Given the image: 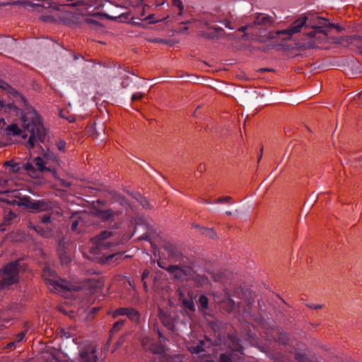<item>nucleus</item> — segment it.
I'll list each match as a JSON object with an SVG mask.
<instances>
[{
	"mask_svg": "<svg viewBox=\"0 0 362 362\" xmlns=\"http://www.w3.org/2000/svg\"><path fill=\"white\" fill-rule=\"evenodd\" d=\"M21 100L23 103L25 111L21 117L22 127L30 134L28 146L33 148L38 141H43L45 130L36 111L29 105L25 98H21Z\"/></svg>",
	"mask_w": 362,
	"mask_h": 362,
	"instance_id": "1",
	"label": "nucleus"
},
{
	"mask_svg": "<svg viewBox=\"0 0 362 362\" xmlns=\"http://www.w3.org/2000/svg\"><path fill=\"white\" fill-rule=\"evenodd\" d=\"M42 276L47 282V287L53 292L79 291L86 287V284L84 283L75 284L67 283L62 279L60 281L57 280L54 272L47 267L43 269Z\"/></svg>",
	"mask_w": 362,
	"mask_h": 362,
	"instance_id": "2",
	"label": "nucleus"
},
{
	"mask_svg": "<svg viewBox=\"0 0 362 362\" xmlns=\"http://www.w3.org/2000/svg\"><path fill=\"white\" fill-rule=\"evenodd\" d=\"M19 261H15L6 264L2 274V279L0 281V288L15 284L18 281V274L19 272Z\"/></svg>",
	"mask_w": 362,
	"mask_h": 362,
	"instance_id": "3",
	"label": "nucleus"
},
{
	"mask_svg": "<svg viewBox=\"0 0 362 362\" xmlns=\"http://www.w3.org/2000/svg\"><path fill=\"white\" fill-rule=\"evenodd\" d=\"M104 201L98 199L96 203L92 201V216H95L103 221H109L115 216V212L112 209H100V206L103 205Z\"/></svg>",
	"mask_w": 362,
	"mask_h": 362,
	"instance_id": "4",
	"label": "nucleus"
},
{
	"mask_svg": "<svg viewBox=\"0 0 362 362\" xmlns=\"http://www.w3.org/2000/svg\"><path fill=\"white\" fill-rule=\"evenodd\" d=\"M22 205L25 206L32 212L47 211L52 209L51 204L45 200L35 201L30 198H23Z\"/></svg>",
	"mask_w": 362,
	"mask_h": 362,
	"instance_id": "5",
	"label": "nucleus"
},
{
	"mask_svg": "<svg viewBox=\"0 0 362 362\" xmlns=\"http://www.w3.org/2000/svg\"><path fill=\"white\" fill-rule=\"evenodd\" d=\"M158 265L165 269L170 274H173L175 277L177 279L188 280L189 277L192 276V270L188 267H180L178 265H170L165 268L160 262H158Z\"/></svg>",
	"mask_w": 362,
	"mask_h": 362,
	"instance_id": "6",
	"label": "nucleus"
},
{
	"mask_svg": "<svg viewBox=\"0 0 362 362\" xmlns=\"http://www.w3.org/2000/svg\"><path fill=\"white\" fill-rule=\"evenodd\" d=\"M79 18L78 13H74L72 11L63 8L62 10L56 11L57 23L64 24L66 25H72L76 24Z\"/></svg>",
	"mask_w": 362,
	"mask_h": 362,
	"instance_id": "7",
	"label": "nucleus"
},
{
	"mask_svg": "<svg viewBox=\"0 0 362 362\" xmlns=\"http://www.w3.org/2000/svg\"><path fill=\"white\" fill-rule=\"evenodd\" d=\"M307 17L303 16L296 20L286 30H279L276 35H286L285 38L289 39L293 34L299 33L301 28L305 25Z\"/></svg>",
	"mask_w": 362,
	"mask_h": 362,
	"instance_id": "8",
	"label": "nucleus"
},
{
	"mask_svg": "<svg viewBox=\"0 0 362 362\" xmlns=\"http://www.w3.org/2000/svg\"><path fill=\"white\" fill-rule=\"evenodd\" d=\"M267 336L274 339L276 342L279 344L286 345L289 341V337L282 328L278 326H274L272 328L271 333L267 334Z\"/></svg>",
	"mask_w": 362,
	"mask_h": 362,
	"instance_id": "9",
	"label": "nucleus"
},
{
	"mask_svg": "<svg viewBox=\"0 0 362 362\" xmlns=\"http://www.w3.org/2000/svg\"><path fill=\"white\" fill-rule=\"evenodd\" d=\"M218 344L213 343L212 341L208 337H205L204 339L199 340L196 346H192L189 348V351L192 354H199L201 352L205 351L206 347H209L211 346H217Z\"/></svg>",
	"mask_w": 362,
	"mask_h": 362,
	"instance_id": "10",
	"label": "nucleus"
},
{
	"mask_svg": "<svg viewBox=\"0 0 362 362\" xmlns=\"http://www.w3.org/2000/svg\"><path fill=\"white\" fill-rule=\"evenodd\" d=\"M168 253L169 257L174 262H182L184 256L181 251L173 244L168 243L164 247Z\"/></svg>",
	"mask_w": 362,
	"mask_h": 362,
	"instance_id": "11",
	"label": "nucleus"
},
{
	"mask_svg": "<svg viewBox=\"0 0 362 362\" xmlns=\"http://www.w3.org/2000/svg\"><path fill=\"white\" fill-rule=\"evenodd\" d=\"M112 235V233L109 230H103L95 238H92V245H95L97 249H100L102 247H106L107 243L105 240L109 237Z\"/></svg>",
	"mask_w": 362,
	"mask_h": 362,
	"instance_id": "12",
	"label": "nucleus"
},
{
	"mask_svg": "<svg viewBox=\"0 0 362 362\" xmlns=\"http://www.w3.org/2000/svg\"><path fill=\"white\" fill-rule=\"evenodd\" d=\"M142 343L144 348L153 354L160 355L165 352V346L161 343H151L148 346L144 340H143Z\"/></svg>",
	"mask_w": 362,
	"mask_h": 362,
	"instance_id": "13",
	"label": "nucleus"
},
{
	"mask_svg": "<svg viewBox=\"0 0 362 362\" xmlns=\"http://www.w3.org/2000/svg\"><path fill=\"white\" fill-rule=\"evenodd\" d=\"M273 23V19L269 15L264 13H258L254 19V24L263 26H269Z\"/></svg>",
	"mask_w": 362,
	"mask_h": 362,
	"instance_id": "14",
	"label": "nucleus"
},
{
	"mask_svg": "<svg viewBox=\"0 0 362 362\" xmlns=\"http://www.w3.org/2000/svg\"><path fill=\"white\" fill-rule=\"evenodd\" d=\"M104 284L105 281L103 276H99L98 275L92 276V298H93V293L103 289Z\"/></svg>",
	"mask_w": 362,
	"mask_h": 362,
	"instance_id": "15",
	"label": "nucleus"
},
{
	"mask_svg": "<svg viewBox=\"0 0 362 362\" xmlns=\"http://www.w3.org/2000/svg\"><path fill=\"white\" fill-rule=\"evenodd\" d=\"M241 293L243 298L245 300L247 303V306L249 308L252 304V293L247 288H241L240 290H237L234 292L233 296H239Z\"/></svg>",
	"mask_w": 362,
	"mask_h": 362,
	"instance_id": "16",
	"label": "nucleus"
},
{
	"mask_svg": "<svg viewBox=\"0 0 362 362\" xmlns=\"http://www.w3.org/2000/svg\"><path fill=\"white\" fill-rule=\"evenodd\" d=\"M13 180H1L0 179V192L1 193H8L10 192L16 191V189L13 188L12 185L13 184Z\"/></svg>",
	"mask_w": 362,
	"mask_h": 362,
	"instance_id": "17",
	"label": "nucleus"
},
{
	"mask_svg": "<svg viewBox=\"0 0 362 362\" xmlns=\"http://www.w3.org/2000/svg\"><path fill=\"white\" fill-rule=\"evenodd\" d=\"M182 305L185 309H187L192 312L195 311V305L193 300V295L192 293L188 292L187 298L182 299Z\"/></svg>",
	"mask_w": 362,
	"mask_h": 362,
	"instance_id": "18",
	"label": "nucleus"
},
{
	"mask_svg": "<svg viewBox=\"0 0 362 362\" xmlns=\"http://www.w3.org/2000/svg\"><path fill=\"white\" fill-rule=\"evenodd\" d=\"M192 278L197 286H202L209 283V278L204 274H195Z\"/></svg>",
	"mask_w": 362,
	"mask_h": 362,
	"instance_id": "19",
	"label": "nucleus"
},
{
	"mask_svg": "<svg viewBox=\"0 0 362 362\" xmlns=\"http://www.w3.org/2000/svg\"><path fill=\"white\" fill-rule=\"evenodd\" d=\"M126 315L133 322H137L140 319L139 312L133 308H127Z\"/></svg>",
	"mask_w": 362,
	"mask_h": 362,
	"instance_id": "20",
	"label": "nucleus"
},
{
	"mask_svg": "<svg viewBox=\"0 0 362 362\" xmlns=\"http://www.w3.org/2000/svg\"><path fill=\"white\" fill-rule=\"evenodd\" d=\"M33 163L35 166L37 171L42 172L47 169L45 165L44 160L40 157L35 158L33 160Z\"/></svg>",
	"mask_w": 362,
	"mask_h": 362,
	"instance_id": "21",
	"label": "nucleus"
},
{
	"mask_svg": "<svg viewBox=\"0 0 362 362\" xmlns=\"http://www.w3.org/2000/svg\"><path fill=\"white\" fill-rule=\"evenodd\" d=\"M23 169L32 177L36 176L37 170L33 163H27L23 165Z\"/></svg>",
	"mask_w": 362,
	"mask_h": 362,
	"instance_id": "22",
	"label": "nucleus"
},
{
	"mask_svg": "<svg viewBox=\"0 0 362 362\" xmlns=\"http://www.w3.org/2000/svg\"><path fill=\"white\" fill-rule=\"evenodd\" d=\"M16 218V214L10 209H6L4 214V221L6 225L10 224L11 221Z\"/></svg>",
	"mask_w": 362,
	"mask_h": 362,
	"instance_id": "23",
	"label": "nucleus"
},
{
	"mask_svg": "<svg viewBox=\"0 0 362 362\" xmlns=\"http://www.w3.org/2000/svg\"><path fill=\"white\" fill-rule=\"evenodd\" d=\"M231 343V348L234 351L243 354L244 348L236 339H232Z\"/></svg>",
	"mask_w": 362,
	"mask_h": 362,
	"instance_id": "24",
	"label": "nucleus"
},
{
	"mask_svg": "<svg viewBox=\"0 0 362 362\" xmlns=\"http://www.w3.org/2000/svg\"><path fill=\"white\" fill-rule=\"evenodd\" d=\"M321 21H325V19L320 18L319 22V24H320V25L313 27V30L309 33L310 37H315L317 33H322L323 30V23L321 22Z\"/></svg>",
	"mask_w": 362,
	"mask_h": 362,
	"instance_id": "25",
	"label": "nucleus"
},
{
	"mask_svg": "<svg viewBox=\"0 0 362 362\" xmlns=\"http://www.w3.org/2000/svg\"><path fill=\"white\" fill-rule=\"evenodd\" d=\"M234 354L231 352L223 353L220 355L219 362H232Z\"/></svg>",
	"mask_w": 362,
	"mask_h": 362,
	"instance_id": "26",
	"label": "nucleus"
},
{
	"mask_svg": "<svg viewBox=\"0 0 362 362\" xmlns=\"http://www.w3.org/2000/svg\"><path fill=\"white\" fill-rule=\"evenodd\" d=\"M6 130L13 136L20 135L21 133V129L16 124L8 125Z\"/></svg>",
	"mask_w": 362,
	"mask_h": 362,
	"instance_id": "27",
	"label": "nucleus"
},
{
	"mask_svg": "<svg viewBox=\"0 0 362 362\" xmlns=\"http://www.w3.org/2000/svg\"><path fill=\"white\" fill-rule=\"evenodd\" d=\"M55 17H56V11H54L52 14H46V15L41 16L40 19L45 22L57 23V20L55 19Z\"/></svg>",
	"mask_w": 362,
	"mask_h": 362,
	"instance_id": "28",
	"label": "nucleus"
},
{
	"mask_svg": "<svg viewBox=\"0 0 362 362\" xmlns=\"http://www.w3.org/2000/svg\"><path fill=\"white\" fill-rule=\"evenodd\" d=\"M125 322H126L125 320H119L117 321L113 325V326L111 329V331H110L111 334L118 332L119 329L123 326V325L124 324Z\"/></svg>",
	"mask_w": 362,
	"mask_h": 362,
	"instance_id": "29",
	"label": "nucleus"
},
{
	"mask_svg": "<svg viewBox=\"0 0 362 362\" xmlns=\"http://www.w3.org/2000/svg\"><path fill=\"white\" fill-rule=\"evenodd\" d=\"M31 228H33L34 230H35L37 233L41 235L43 237H49L50 235V232L45 230L42 229L40 226H30Z\"/></svg>",
	"mask_w": 362,
	"mask_h": 362,
	"instance_id": "30",
	"label": "nucleus"
},
{
	"mask_svg": "<svg viewBox=\"0 0 362 362\" xmlns=\"http://www.w3.org/2000/svg\"><path fill=\"white\" fill-rule=\"evenodd\" d=\"M202 233L211 239H214L216 235L213 228H202Z\"/></svg>",
	"mask_w": 362,
	"mask_h": 362,
	"instance_id": "31",
	"label": "nucleus"
},
{
	"mask_svg": "<svg viewBox=\"0 0 362 362\" xmlns=\"http://www.w3.org/2000/svg\"><path fill=\"white\" fill-rule=\"evenodd\" d=\"M4 165L6 166H9L11 168L13 172H18V170H20L21 169V167H20V164L19 163H15L14 161L13 160H8V161H6Z\"/></svg>",
	"mask_w": 362,
	"mask_h": 362,
	"instance_id": "32",
	"label": "nucleus"
},
{
	"mask_svg": "<svg viewBox=\"0 0 362 362\" xmlns=\"http://www.w3.org/2000/svg\"><path fill=\"white\" fill-rule=\"evenodd\" d=\"M127 308H119L112 313V317L116 318L120 315H126Z\"/></svg>",
	"mask_w": 362,
	"mask_h": 362,
	"instance_id": "33",
	"label": "nucleus"
},
{
	"mask_svg": "<svg viewBox=\"0 0 362 362\" xmlns=\"http://www.w3.org/2000/svg\"><path fill=\"white\" fill-rule=\"evenodd\" d=\"M232 198L229 196L221 197L214 201V204H230Z\"/></svg>",
	"mask_w": 362,
	"mask_h": 362,
	"instance_id": "34",
	"label": "nucleus"
},
{
	"mask_svg": "<svg viewBox=\"0 0 362 362\" xmlns=\"http://www.w3.org/2000/svg\"><path fill=\"white\" fill-rule=\"evenodd\" d=\"M107 2V0H92V7L100 9Z\"/></svg>",
	"mask_w": 362,
	"mask_h": 362,
	"instance_id": "35",
	"label": "nucleus"
},
{
	"mask_svg": "<svg viewBox=\"0 0 362 362\" xmlns=\"http://www.w3.org/2000/svg\"><path fill=\"white\" fill-rule=\"evenodd\" d=\"M208 298L204 295H201L199 298V303L203 309L208 308Z\"/></svg>",
	"mask_w": 362,
	"mask_h": 362,
	"instance_id": "36",
	"label": "nucleus"
},
{
	"mask_svg": "<svg viewBox=\"0 0 362 362\" xmlns=\"http://www.w3.org/2000/svg\"><path fill=\"white\" fill-rule=\"evenodd\" d=\"M158 362H173V358L171 356L164 352L159 355Z\"/></svg>",
	"mask_w": 362,
	"mask_h": 362,
	"instance_id": "37",
	"label": "nucleus"
},
{
	"mask_svg": "<svg viewBox=\"0 0 362 362\" xmlns=\"http://www.w3.org/2000/svg\"><path fill=\"white\" fill-rule=\"evenodd\" d=\"M295 359L298 362H307V357L301 353H296L295 354Z\"/></svg>",
	"mask_w": 362,
	"mask_h": 362,
	"instance_id": "38",
	"label": "nucleus"
},
{
	"mask_svg": "<svg viewBox=\"0 0 362 362\" xmlns=\"http://www.w3.org/2000/svg\"><path fill=\"white\" fill-rule=\"evenodd\" d=\"M172 4L177 7L178 10H184V5L181 0H172Z\"/></svg>",
	"mask_w": 362,
	"mask_h": 362,
	"instance_id": "39",
	"label": "nucleus"
},
{
	"mask_svg": "<svg viewBox=\"0 0 362 362\" xmlns=\"http://www.w3.org/2000/svg\"><path fill=\"white\" fill-rule=\"evenodd\" d=\"M56 146L59 151H61L62 152L65 151L66 142L64 141H63V140L57 141L56 143Z\"/></svg>",
	"mask_w": 362,
	"mask_h": 362,
	"instance_id": "40",
	"label": "nucleus"
},
{
	"mask_svg": "<svg viewBox=\"0 0 362 362\" xmlns=\"http://www.w3.org/2000/svg\"><path fill=\"white\" fill-rule=\"evenodd\" d=\"M211 277L213 279L215 282H221L223 280V276L221 273L218 274H211Z\"/></svg>",
	"mask_w": 362,
	"mask_h": 362,
	"instance_id": "41",
	"label": "nucleus"
},
{
	"mask_svg": "<svg viewBox=\"0 0 362 362\" xmlns=\"http://www.w3.org/2000/svg\"><path fill=\"white\" fill-rule=\"evenodd\" d=\"M139 204L143 206L144 209H151V204L148 202V200L144 197L143 198H141V200L139 202Z\"/></svg>",
	"mask_w": 362,
	"mask_h": 362,
	"instance_id": "42",
	"label": "nucleus"
},
{
	"mask_svg": "<svg viewBox=\"0 0 362 362\" xmlns=\"http://www.w3.org/2000/svg\"><path fill=\"white\" fill-rule=\"evenodd\" d=\"M57 3L62 6H69L73 5V1L74 0H56Z\"/></svg>",
	"mask_w": 362,
	"mask_h": 362,
	"instance_id": "43",
	"label": "nucleus"
},
{
	"mask_svg": "<svg viewBox=\"0 0 362 362\" xmlns=\"http://www.w3.org/2000/svg\"><path fill=\"white\" fill-rule=\"evenodd\" d=\"M144 96V94L142 93L138 92L135 93L132 95V101H136L141 100Z\"/></svg>",
	"mask_w": 362,
	"mask_h": 362,
	"instance_id": "44",
	"label": "nucleus"
},
{
	"mask_svg": "<svg viewBox=\"0 0 362 362\" xmlns=\"http://www.w3.org/2000/svg\"><path fill=\"white\" fill-rule=\"evenodd\" d=\"M163 323L164 325V326H165L166 327H168V329H173V323L172 322L171 320L170 319H163Z\"/></svg>",
	"mask_w": 362,
	"mask_h": 362,
	"instance_id": "45",
	"label": "nucleus"
},
{
	"mask_svg": "<svg viewBox=\"0 0 362 362\" xmlns=\"http://www.w3.org/2000/svg\"><path fill=\"white\" fill-rule=\"evenodd\" d=\"M13 107L12 104H4V102L1 100H0V108L4 109V111H6L7 110H11Z\"/></svg>",
	"mask_w": 362,
	"mask_h": 362,
	"instance_id": "46",
	"label": "nucleus"
},
{
	"mask_svg": "<svg viewBox=\"0 0 362 362\" xmlns=\"http://www.w3.org/2000/svg\"><path fill=\"white\" fill-rule=\"evenodd\" d=\"M222 23L225 25L226 28H228L230 30L235 29V26L233 25L232 23L229 20L225 19Z\"/></svg>",
	"mask_w": 362,
	"mask_h": 362,
	"instance_id": "47",
	"label": "nucleus"
},
{
	"mask_svg": "<svg viewBox=\"0 0 362 362\" xmlns=\"http://www.w3.org/2000/svg\"><path fill=\"white\" fill-rule=\"evenodd\" d=\"M59 257L63 264H67L70 262V258L66 254L61 253Z\"/></svg>",
	"mask_w": 362,
	"mask_h": 362,
	"instance_id": "48",
	"label": "nucleus"
},
{
	"mask_svg": "<svg viewBox=\"0 0 362 362\" xmlns=\"http://www.w3.org/2000/svg\"><path fill=\"white\" fill-rule=\"evenodd\" d=\"M327 26L332 29L335 28L339 33H340L343 30V28L341 26L334 23H328Z\"/></svg>",
	"mask_w": 362,
	"mask_h": 362,
	"instance_id": "49",
	"label": "nucleus"
},
{
	"mask_svg": "<svg viewBox=\"0 0 362 362\" xmlns=\"http://www.w3.org/2000/svg\"><path fill=\"white\" fill-rule=\"evenodd\" d=\"M306 306L311 309L317 310L322 308L323 305L322 304L307 303Z\"/></svg>",
	"mask_w": 362,
	"mask_h": 362,
	"instance_id": "50",
	"label": "nucleus"
},
{
	"mask_svg": "<svg viewBox=\"0 0 362 362\" xmlns=\"http://www.w3.org/2000/svg\"><path fill=\"white\" fill-rule=\"evenodd\" d=\"M51 220V216L49 214H45L41 218V222L42 223H49Z\"/></svg>",
	"mask_w": 362,
	"mask_h": 362,
	"instance_id": "51",
	"label": "nucleus"
},
{
	"mask_svg": "<svg viewBox=\"0 0 362 362\" xmlns=\"http://www.w3.org/2000/svg\"><path fill=\"white\" fill-rule=\"evenodd\" d=\"M25 337V333L24 332L19 333L18 334H17V336L16 337L15 342L16 341L20 342V341H23Z\"/></svg>",
	"mask_w": 362,
	"mask_h": 362,
	"instance_id": "52",
	"label": "nucleus"
},
{
	"mask_svg": "<svg viewBox=\"0 0 362 362\" xmlns=\"http://www.w3.org/2000/svg\"><path fill=\"white\" fill-rule=\"evenodd\" d=\"M144 20H149L150 21V23H158V22L160 21L158 20H154V15L153 14L148 15L146 18H144Z\"/></svg>",
	"mask_w": 362,
	"mask_h": 362,
	"instance_id": "53",
	"label": "nucleus"
},
{
	"mask_svg": "<svg viewBox=\"0 0 362 362\" xmlns=\"http://www.w3.org/2000/svg\"><path fill=\"white\" fill-rule=\"evenodd\" d=\"M328 23H325L323 24V30L322 32V34L325 35H328V33L330 31V30L332 28H329V27L327 26Z\"/></svg>",
	"mask_w": 362,
	"mask_h": 362,
	"instance_id": "54",
	"label": "nucleus"
},
{
	"mask_svg": "<svg viewBox=\"0 0 362 362\" xmlns=\"http://www.w3.org/2000/svg\"><path fill=\"white\" fill-rule=\"evenodd\" d=\"M103 359L101 362H103ZM92 362H98V356L95 355V350L92 347Z\"/></svg>",
	"mask_w": 362,
	"mask_h": 362,
	"instance_id": "55",
	"label": "nucleus"
},
{
	"mask_svg": "<svg viewBox=\"0 0 362 362\" xmlns=\"http://www.w3.org/2000/svg\"><path fill=\"white\" fill-rule=\"evenodd\" d=\"M133 197L139 203L141 198H143L144 197L141 193L136 192L134 194Z\"/></svg>",
	"mask_w": 362,
	"mask_h": 362,
	"instance_id": "56",
	"label": "nucleus"
},
{
	"mask_svg": "<svg viewBox=\"0 0 362 362\" xmlns=\"http://www.w3.org/2000/svg\"><path fill=\"white\" fill-rule=\"evenodd\" d=\"M203 36L206 38L213 39L216 37V34L214 33H208L203 34Z\"/></svg>",
	"mask_w": 362,
	"mask_h": 362,
	"instance_id": "57",
	"label": "nucleus"
},
{
	"mask_svg": "<svg viewBox=\"0 0 362 362\" xmlns=\"http://www.w3.org/2000/svg\"><path fill=\"white\" fill-rule=\"evenodd\" d=\"M149 275V271L148 269H145L141 275V280L144 281L146 278H147Z\"/></svg>",
	"mask_w": 362,
	"mask_h": 362,
	"instance_id": "58",
	"label": "nucleus"
},
{
	"mask_svg": "<svg viewBox=\"0 0 362 362\" xmlns=\"http://www.w3.org/2000/svg\"><path fill=\"white\" fill-rule=\"evenodd\" d=\"M79 223V221L78 220L74 221L71 226V230H75L77 229L78 225Z\"/></svg>",
	"mask_w": 362,
	"mask_h": 362,
	"instance_id": "59",
	"label": "nucleus"
},
{
	"mask_svg": "<svg viewBox=\"0 0 362 362\" xmlns=\"http://www.w3.org/2000/svg\"><path fill=\"white\" fill-rule=\"evenodd\" d=\"M0 88H3L4 90H6V89H8L10 87H9L8 83H4V82L0 81Z\"/></svg>",
	"mask_w": 362,
	"mask_h": 362,
	"instance_id": "60",
	"label": "nucleus"
},
{
	"mask_svg": "<svg viewBox=\"0 0 362 362\" xmlns=\"http://www.w3.org/2000/svg\"><path fill=\"white\" fill-rule=\"evenodd\" d=\"M228 305L231 306V308H233L236 305L235 301L230 298H228Z\"/></svg>",
	"mask_w": 362,
	"mask_h": 362,
	"instance_id": "61",
	"label": "nucleus"
},
{
	"mask_svg": "<svg viewBox=\"0 0 362 362\" xmlns=\"http://www.w3.org/2000/svg\"><path fill=\"white\" fill-rule=\"evenodd\" d=\"M77 13L78 14V17H79V18L78 19V21H77V22H76V23H78V21H81V19H80V18H81V16L82 17V18L83 19V21H86L87 23H88V22H89V19H88V18H85V16H84V15H83V14H80V13Z\"/></svg>",
	"mask_w": 362,
	"mask_h": 362,
	"instance_id": "62",
	"label": "nucleus"
},
{
	"mask_svg": "<svg viewBox=\"0 0 362 362\" xmlns=\"http://www.w3.org/2000/svg\"><path fill=\"white\" fill-rule=\"evenodd\" d=\"M93 124H92V133H91V135H92V139L94 138V137H96L98 135V133L95 131V129L93 127Z\"/></svg>",
	"mask_w": 362,
	"mask_h": 362,
	"instance_id": "63",
	"label": "nucleus"
},
{
	"mask_svg": "<svg viewBox=\"0 0 362 362\" xmlns=\"http://www.w3.org/2000/svg\"><path fill=\"white\" fill-rule=\"evenodd\" d=\"M139 239L144 240L146 241H150V236H149V235L145 234V235H143L142 236L139 237Z\"/></svg>",
	"mask_w": 362,
	"mask_h": 362,
	"instance_id": "64",
	"label": "nucleus"
}]
</instances>
